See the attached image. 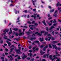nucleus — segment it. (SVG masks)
Returning a JSON list of instances; mask_svg holds the SVG:
<instances>
[{
    "label": "nucleus",
    "mask_w": 61,
    "mask_h": 61,
    "mask_svg": "<svg viewBox=\"0 0 61 61\" xmlns=\"http://www.w3.org/2000/svg\"><path fill=\"white\" fill-rule=\"evenodd\" d=\"M15 51L18 54H22V52L20 51V50H16V48L15 47Z\"/></svg>",
    "instance_id": "1"
},
{
    "label": "nucleus",
    "mask_w": 61,
    "mask_h": 61,
    "mask_svg": "<svg viewBox=\"0 0 61 61\" xmlns=\"http://www.w3.org/2000/svg\"><path fill=\"white\" fill-rule=\"evenodd\" d=\"M37 15V14H34V15H32L31 16V17H32V18H33V17H34V19L35 20H37V19H38V18H36V15Z\"/></svg>",
    "instance_id": "2"
},
{
    "label": "nucleus",
    "mask_w": 61,
    "mask_h": 61,
    "mask_svg": "<svg viewBox=\"0 0 61 61\" xmlns=\"http://www.w3.org/2000/svg\"><path fill=\"white\" fill-rule=\"evenodd\" d=\"M35 43H38V44L39 45H40V43H39V42L38 41L36 40L35 41H34V42L32 43V44L33 45H35Z\"/></svg>",
    "instance_id": "3"
},
{
    "label": "nucleus",
    "mask_w": 61,
    "mask_h": 61,
    "mask_svg": "<svg viewBox=\"0 0 61 61\" xmlns=\"http://www.w3.org/2000/svg\"><path fill=\"white\" fill-rule=\"evenodd\" d=\"M9 31V30L8 29H5L4 31L3 32H4L3 34L4 35H5V34H6V33L7 32V33H8V31Z\"/></svg>",
    "instance_id": "4"
},
{
    "label": "nucleus",
    "mask_w": 61,
    "mask_h": 61,
    "mask_svg": "<svg viewBox=\"0 0 61 61\" xmlns=\"http://www.w3.org/2000/svg\"><path fill=\"white\" fill-rule=\"evenodd\" d=\"M49 55V54H45L43 56V57L44 58H46V56H47V58H48V56Z\"/></svg>",
    "instance_id": "5"
},
{
    "label": "nucleus",
    "mask_w": 61,
    "mask_h": 61,
    "mask_svg": "<svg viewBox=\"0 0 61 61\" xmlns=\"http://www.w3.org/2000/svg\"><path fill=\"white\" fill-rule=\"evenodd\" d=\"M36 47L35 46V47H33V50H35V49L36 51H38V50H39V48L38 47H37L36 48Z\"/></svg>",
    "instance_id": "6"
},
{
    "label": "nucleus",
    "mask_w": 61,
    "mask_h": 61,
    "mask_svg": "<svg viewBox=\"0 0 61 61\" xmlns=\"http://www.w3.org/2000/svg\"><path fill=\"white\" fill-rule=\"evenodd\" d=\"M13 50H14V48H12L10 49V51L9 53V54H12V52H13Z\"/></svg>",
    "instance_id": "7"
},
{
    "label": "nucleus",
    "mask_w": 61,
    "mask_h": 61,
    "mask_svg": "<svg viewBox=\"0 0 61 61\" xmlns=\"http://www.w3.org/2000/svg\"><path fill=\"white\" fill-rule=\"evenodd\" d=\"M55 28V27L54 26H51L50 28L49 29V30H52V29H53V28Z\"/></svg>",
    "instance_id": "8"
},
{
    "label": "nucleus",
    "mask_w": 61,
    "mask_h": 61,
    "mask_svg": "<svg viewBox=\"0 0 61 61\" xmlns=\"http://www.w3.org/2000/svg\"><path fill=\"white\" fill-rule=\"evenodd\" d=\"M46 22V21H45V20H44L43 21H42V23H43V24H44L46 26V25H46V22Z\"/></svg>",
    "instance_id": "9"
},
{
    "label": "nucleus",
    "mask_w": 61,
    "mask_h": 61,
    "mask_svg": "<svg viewBox=\"0 0 61 61\" xmlns=\"http://www.w3.org/2000/svg\"><path fill=\"white\" fill-rule=\"evenodd\" d=\"M39 40H40V42H43V41H44V38H40Z\"/></svg>",
    "instance_id": "10"
},
{
    "label": "nucleus",
    "mask_w": 61,
    "mask_h": 61,
    "mask_svg": "<svg viewBox=\"0 0 61 61\" xmlns=\"http://www.w3.org/2000/svg\"><path fill=\"white\" fill-rule=\"evenodd\" d=\"M25 33L24 32H22L21 33H20L19 34V36H23V35H24Z\"/></svg>",
    "instance_id": "11"
},
{
    "label": "nucleus",
    "mask_w": 61,
    "mask_h": 61,
    "mask_svg": "<svg viewBox=\"0 0 61 61\" xmlns=\"http://www.w3.org/2000/svg\"><path fill=\"white\" fill-rule=\"evenodd\" d=\"M44 46H45V45L42 44L40 46L41 48H42L44 47Z\"/></svg>",
    "instance_id": "12"
},
{
    "label": "nucleus",
    "mask_w": 61,
    "mask_h": 61,
    "mask_svg": "<svg viewBox=\"0 0 61 61\" xmlns=\"http://www.w3.org/2000/svg\"><path fill=\"white\" fill-rule=\"evenodd\" d=\"M38 33V32H36L35 33L36 35H37V34H38V36H41V34L39 33Z\"/></svg>",
    "instance_id": "13"
},
{
    "label": "nucleus",
    "mask_w": 61,
    "mask_h": 61,
    "mask_svg": "<svg viewBox=\"0 0 61 61\" xmlns=\"http://www.w3.org/2000/svg\"><path fill=\"white\" fill-rule=\"evenodd\" d=\"M13 30L14 31H17L18 30V29L17 28H15L13 29Z\"/></svg>",
    "instance_id": "14"
},
{
    "label": "nucleus",
    "mask_w": 61,
    "mask_h": 61,
    "mask_svg": "<svg viewBox=\"0 0 61 61\" xmlns=\"http://www.w3.org/2000/svg\"><path fill=\"white\" fill-rule=\"evenodd\" d=\"M20 18V17H18L17 18V20H18V21H17V23H18V22H20L21 20H19V19Z\"/></svg>",
    "instance_id": "15"
},
{
    "label": "nucleus",
    "mask_w": 61,
    "mask_h": 61,
    "mask_svg": "<svg viewBox=\"0 0 61 61\" xmlns=\"http://www.w3.org/2000/svg\"><path fill=\"white\" fill-rule=\"evenodd\" d=\"M58 42H59V41H54L52 42V43H54V44H55V43H58Z\"/></svg>",
    "instance_id": "16"
},
{
    "label": "nucleus",
    "mask_w": 61,
    "mask_h": 61,
    "mask_svg": "<svg viewBox=\"0 0 61 61\" xmlns=\"http://www.w3.org/2000/svg\"><path fill=\"white\" fill-rule=\"evenodd\" d=\"M36 0H35V1H33V0H32V3H33V5H35V2H36Z\"/></svg>",
    "instance_id": "17"
},
{
    "label": "nucleus",
    "mask_w": 61,
    "mask_h": 61,
    "mask_svg": "<svg viewBox=\"0 0 61 61\" xmlns=\"http://www.w3.org/2000/svg\"><path fill=\"white\" fill-rule=\"evenodd\" d=\"M26 57V55H24V56L22 57V58L23 59H25Z\"/></svg>",
    "instance_id": "18"
},
{
    "label": "nucleus",
    "mask_w": 61,
    "mask_h": 61,
    "mask_svg": "<svg viewBox=\"0 0 61 61\" xmlns=\"http://www.w3.org/2000/svg\"><path fill=\"white\" fill-rule=\"evenodd\" d=\"M4 39H5L6 40V39H7V37L5 35V36H4Z\"/></svg>",
    "instance_id": "19"
},
{
    "label": "nucleus",
    "mask_w": 61,
    "mask_h": 61,
    "mask_svg": "<svg viewBox=\"0 0 61 61\" xmlns=\"http://www.w3.org/2000/svg\"><path fill=\"white\" fill-rule=\"evenodd\" d=\"M15 39L16 40V41H19V39H18V38H14L13 39V40H15Z\"/></svg>",
    "instance_id": "20"
},
{
    "label": "nucleus",
    "mask_w": 61,
    "mask_h": 61,
    "mask_svg": "<svg viewBox=\"0 0 61 61\" xmlns=\"http://www.w3.org/2000/svg\"><path fill=\"white\" fill-rule=\"evenodd\" d=\"M48 24V25H49V26H51L52 25V23H51L50 24V22H47Z\"/></svg>",
    "instance_id": "21"
},
{
    "label": "nucleus",
    "mask_w": 61,
    "mask_h": 61,
    "mask_svg": "<svg viewBox=\"0 0 61 61\" xmlns=\"http://www.w3.org/2000/svg\"><path fill=\"white\" fill-rule=\"evenodd\" d=\"M52 56H53V55H52L49 56V57L50 59H51L52 58Z\"/></svg>",
    "instance_id": "22"
},
{
    "label": "nucleus",
    "mask_w": 61,
    "mask_h": 61,
    "mask_svg": "<svg viewBox=\"0 0 61 61\" xmlns=\"http://www.w3.org/2000/svg\"><path fill=\"white\" fill-rule=\"evenodd\" d=\"M54 10H55L54 9H53L52 10H50V12H51V13H52L54 11Z\"/></svg>",
    "instance_id": "23"
},
{
    "label": "nucleus",
    "mask_w": 61,
    "mask_h": 61,
    "mask_svg": "<svg viewBox=\"0 0 61 61\" xmlns=\"http://www.w3.org/2000/svg\"><path fill=\"white\" fill-rule=\"evenodd\" d=\"M46 30L48 31V30H49V29H48V27H46Z\"/></svg>",
    "instance_id": "24"
},
{
    "label": "nucleus",
    "mask_w": 61,
    "mask_h": 61,
    "mask_svg": "<svg viewBox=\"0 0 61 61\" xmlns=\"http://www.w3.org/2000/svg\"><path fill=\"white\" fill-rule=\"evenodd\" d=\"M56 20L54 19L53 22V23H54V24H55V23H56Z\"/></svg>",
    "instance_id": "25"
},
{
    "label": "nucleus",
    "mask_w": 61,
    "mask_h": 61,
    "mask_svg": "<svg viewBox=\"0 0 61 61\" xmlns=\"http://www.w3.org/2000/svg\"><path fill=\"white\" fill-rule=\"evenodd\" d=\"M24 51L25 52H26L27 51V50L26 49V48H25V49L24 50Z\"/></svg>",
    "instance_id": "26"
},
{
    "label": "nucleus",
    "mask_w": 61,
    "mask_h": 61,
    "mask_svg": "<svg viewBox=\"0 0 61 61\" xmlns=\"http://www.w3.org/2000/svg\"><path fill=\"white\" fill-rule=\"evenodd\" d=\"M14 10L15 11V13L16 14H17V10H16V9H14Z\"/></svg>",
    "instance_id": "27"
},
{
    "label": "nucleus",
    "mask_w": 61,
    "mask_h": 61,
    "mask_svg": "<svg viewBox=\"0 0 61 61\" xmlns=\"http://www.w3.org/2000/svg\"><path fill=\"white\" fill-rule=\"evenodd\" d=\"M49 46L50 48H52V46H51V44H50L49 45Z\"/></svg>",
    "instance_id": "28"
},
{
    "label": "nucleus",
    "mask_w": 61,
    "mask_h": 61,
    "mask_svg": "<svg viewBox=\"0 0 61 61\" xmlns=\"http://www.w3.org/2000/svg\"><path fill=\"white\" fill-rule=\"evenodd\" d=\"M45 32V31H43V30L41 31V34H42V33H44Z\"/></svg>",
    "instance_id": "29"
},
{
    "label": "nucleus",
    "mask_w": 61,
    "mask_h": 61,
    "mask_svg": "<svg viewBox=\"0 0 61 61\" xmlns=\"http://www.w3.org/2000/svg\"><path fill=\"white\" fill-rule=\"evenodd\" d=\"M30 57H32V54L31 53H29Z\"/></svg>",
    "instance_id": "30"
},
{
    "label": "nucleus",
    "mask_w": 61,
    "mask_h": 61,
    "mask_svg": "<svg viewBox=\"0 0 61 61\" xmlns=\"http://www.w3.org/2000/svg\"><path fill=\"white\" fill-rule=\"evenodd\" d=\"M26 33H27V35H29L30 34V32H29V31H26L25 32Z\"/></svg>",
    "instance_id": "31"
},
{
    "label": "nucleus",
    "mask_w": 61,
    "mask_h": 61,
    "mask_svg": "<svg viewBox=\"0 0 61 61\" xmlns=\"http://www.w3.org/2000/svg\"><path fill=\"white\" fill-rule=\"evenodd\" d=\"M53 16H54V17H57V14H53Z\"/></svg>",
    "instance_id": "32"
},
{
    "label": "nucleus",
    "mask_w": 61,
    "mask_h": 61,
    "mask_svg": "<svg viewBox=\"0 0 61 61\" xmlns=\"http://www.w3.org/2000/svg\"><path fill=\"white\" fill-rule=\"evenodd\" d=\"M48 47V45H47L44 48L45 49H46Z\"/></svg>",
    "instance_id": "33"
},
{
    "label": "nucleus",
    "mask_w": 61,
    "mask_h": 61,
    "mask_svg": "<svg viewBox=\"0 0 61 61\" xmlns=\"http://www.w3.org/2000/svg\"><path fill=\"white\" fill-rule=\"evenodd\" d=\"M37 25H38V24L36 23H34V26H37Z\"/></svg>",
    "instance_id": "34"
},
{
    "label": "nucleus",
    "mask_w": 61,
    "mask_h": 61,
    "mask_svg": "<svg viewBox=\"0 0 61 61\" xmlns=\"http://www.w3.org/2000/svg\"><path fill=\"white\" fill-rule=\"evenodd\" d=\"M0 43L1 44H3V40H1Z\"/></svg>",
    "instance_id": "35"
},
{
    "label": "nucleus",
    "mask_w": 61,
    "mask_h": 61,
    "mask_svg": "<svg viewBox=\"0 0 61 61\" xmlns=\"http://www.w3.org/2000/svg\"><path fill=\"white\" fill-rule=\"evenodd\" d=\"M17 58L18 60H20V59H21V58L20 57V56H18V57Z\"/></svg>",
    "instance_id": "36"
},
{
    "label": "nucleus",
    "mask_w": 61,
    "mask_h": 61,
    "mask_svg": "<svg viewBox=\"0 0 61 61\" xmlns=\"http://www.w3.org/2000/svg\"><path fill=\"white\" fill-rule=\"evenodd\" d=\"M40 53L41 54V55H43V51H42L41 50L40 52Z\"/></svg>",
    "instance_id": "37"
},
{
    "label": "nucleus",
    "mask_w": 61,
    "mask_h": 61,
    "mask_svg": "<svg viewBox=\"0 0 61 61\" xmlns=\"http://www.w3.org/2000/svg\"><path fill=\"white\" fill-rule=\"evenodd\" d=\"M12 33V31H10L9 32L8 34L9 35H11Z\"/></svg>",
    "instance_id": "38"
},
{
    "label": "nucleus",
    "mask_w": 61,
    "mask_h": 61,
    "mask_svg": "<svg viewBox=\"0 0 61 61\" xmlns=\"http://www.w3.org/2000/svg\"><path fill=\"white\" fill-rule=\"evenodd\" d=\"M59 2H58L56 4V5L57 6H59Z\"/></svg>",
    "instance_id": "39"
},
{
    "label": "nucleus",
    "mask_w": 61,
    "mask_h": 61,
    "mask_svg": "<svg viewBox=\"0 0 61 61\" xmlns=\"http://www.w3.org/2000/svg\"><path fill=\"white\" fill-rule=\"evenodd\" d=\"M51 40L52 41L54 40H55V38L54 37H53L51 39Z\"/></svg>",
    "instance_id": "40"
},
{
    "label": "nucleus",
    "mask_w": 61,
    "mask_h": 61,
    "mask_svg": "<svg viewBox=\"0 0 61 61\" xmlns=\"http://www.w3.org/2000/svg\"><path fill=\"white\" fill-rule=\"evenodd\" d=\"M5 50L6 52H8V51H9L8 49L7 48L5 49Z\"/></svg>",
    "instance_id": "41"
},
{
    "label": "nucleus",
    "mask_w": 61,
    "mask_h": 61,
    "mask_svg": "<svg viewBox=\"0 0 61 61\" xmlns=\"http://www.w3.org/2000/svg\"><path fill=\"white\" fill-rule=\"evenodd\" d=\"M57 12H58V10H56L54 12V14H56Z\"/></svg>",
    "instance_id": "42"
},
{
    "label": "nucleus",
    "mask_w": 61,
    "mask_h": 61,
    "mask_svg": "<svg viewBox=\"0 0 61 61\" xmlns=\"http://www.w3.org/2000/svg\"><path fill=\"white\" fill-rule=\"evenodd\" d=\"M34 60H35V59L33 58L32 59H31V60H30V61H34Z\"/></svg>",
    "instance_id": "43"
},
{
    "label": "nucleus",
    "mask_w": 61,
    "mask_h": 61,
    "mask_svg": "<svg viewBox=\"0 0 61 61\" xmlns=\"http://www.w3.org/2000/svg\"><path fill=\"white\" fill-rule=\"evenodd\" d=\"M34 27V25H30L29 27Z\"/></svg>",
    "instance_id": "44"
},
{
    "label": "nucleus",
    "mask_w": 61,
    "mask_h": 61,
    "mask_svg": "<svg viewBox=\"0 0 61 61\" xmlns=\"http://www.w3.org/2000/svg\"><path fill=\"white\" fill-rule=\"evenodd\" d=\"M23 27H24V28H27V26H23Z\"/></svg>",
    "instance_id": "45"
},
{
    "label": "nucleus",
    "mask_w": 61,
    "mask_h": 61,
    "mask_svg": "<svg viewBox=\"0 0 61 61\" xmlns=\"http://www.w3.org/2000/svg\"><path fill=\"white\" fill-rule=\"evenodd\" d=\"M52 19V17H51L48 18V20H50V19Z\"/></svg>",
    "instance_id": "46"
},
{
    "label": "nucleus",
    "mask_w": 61,
    "mask_h": 61,
    "mask_svg": "<svg viewBox=\"0 0 61 61\" xmlns=\"http://www.w3.org/2000/svg\"><path fill=\"white\" fill-rule=\"evenodd\" d=\"M57 46H61V44L60 43H58L57 44Z\"/></svg>",
    "instance_id": "47"
},
{
    "label": "nucleus",
    "mask_w": 61,
    "mask_h": 61,
    "mask_svg": "<svg viewBox=\"0 0 61 61\" xmlns=\"http://www.w3.org/2000/svg\"><path fill=\"white\" fill-rule=\"evenodd\" d=\"M27 23L29 24V25H30V24H31V22L30 21H28V22H27Z\"/></svg>",
    "instance_id": "48"
},
{
    "label": "nucleus",
    "mask_w": 61,
    "mask_h": 61,
    "mask_svg": "<svg viewBox=\"0 0 61 61\" xmlns=\"http://www.w3.org/2000/svg\"><path fill=\"white\" fill-rule=\"evenodd\" d=\"M36 56V54H34L33 56V57H34Z\"/></svg>",
    "instance_id": "49"
},
{
    "label": "nucleus",
    "mask_w": 61,
    "mask_h": 61,
    "mask_svg": "<svg viewBox=\"0 0 61 61\" xmlns=\"http://www.w3.org/2000/svg\"><path fill=\"white\" fill-rule=\"evenodd\" d=\"M29 52L30 53H32V50H29Z\"/></svg>",
    "instance_id": "50"
},
{
    "label": "nucleus",
    "mask_w": 61,
    "mask_h": 61,
    "mask_svg": "<svg viewBox=\"0 0 61 61\" xmlns=\"http://www.w3.org/2000/svg\"><path fill=\"white\" fill-rule=\"evenodd\" d=\"M28 48L29 49H31V48H32V46H30Z\"/></svg>",
    "instance_id": "51"
},
{
    "label": "nucleus",
    "mask_w": 61,
    "mask_h": 61,
    "mask_svg": "<svg viewBox=\"0 0 61 61\" xmlns=\"http://www.w3.org/2000/svg\"><path fill=\"white\" fill-rule=\"evenodd\" d=\"M30 40H33V38L32 37L30 39Z\"/></svg>",
    "instance_id": "52"
},
{
    "label": "nucleus",
    "mask_w": 61,
    "mask_h": 61,
    "mask_svg": "<svg viewBox=\"0 0 61 61\" xmlns=\"http://www.w3.org/2000/svg\"><path fill=\"white\" fill-rule=\"evenodd\" d=\"M23 12H25V13L27 12V10H25L23 11Z\"/></svg>",
    "instance_id": "53"
},
{
    "label": "nucleus",
    "mask_w": 61,
    "mask_h": 61,
    "mask_svg": "<svg viewBox=\"0 0 61 61\" xmlns=\"http://www.w3.org/2000/svg\"><path fill=\"white\" fill-rule=\"evenodd\" d=\"M15 35L16 36H18V33H16Z\"/></svg>",
    "instance_id": "54"
},
{
    "label": "nucleus",
    "mask_w": 61,
    "mask_h": 61,
    "mask_svg": "<svg viewBox=\"0 0 61 61\" xmlns=\"http://www.w3.org/2000/svg\"><path fill=\"white\" fill-rule=\"evenodd\" d=\"M55 58H51V59H51L52 61H53V60H54V59H55Z\"/></svg>",
    "instance_id": "55"
},
{
    "label": "nucleus",
    "mask_w": 61,
    "mask_h": 61,
    "mask_svg": "<svg viewBox=\"0 0 61 61\" xmlns=\"http://www.w3.org/2000/svg\"><path fill=\"white\" fill-rule=\"evenodd\" d=\"M55 33V31H53L52 32V34L53 35H54V33Z\"/></svg>",
    "instance_id": "56"
},
{
    "label": "nucleus",
    "mask_w": 61,
    "mask_h": 61,
    "mask_svg": "<svg viewBox=\"0 0 61 61\" xmlns=\"http://www.w3.org/2000/svg\"><path fill=\"white\" fill-rule=\"evenodd\" d=\"M45 35H48V32H45Z\"/></svg>",
    "instance_id": "57"
},
{
    "label": "nucleus",
    "mask_w": 61,
    "mask_h": 61,
    "mask_svg": "<svg viewBox=\"0 0 61 61\" xmlns=\"http://www.w3.org/2000/svg\"><path fill=\"white\" fill-rule=\"evenodd\" d=\"M35 23V21H33L31 22L32 24H34Z\"/></svg>",
    "instance_id": "58"
},
{
    "label": "nucleus",
    "mask_w": 61,
    "mask_h": 61,
    "mask_svg": "<svg viewBox=\"0 0 61 61\" xmlns=\"http://www.w3.org/2000/svg\"><path fill=\"white\" fill-rule=\"evenodd\" d=\"M5 61H8V60H7V58H6L5 59Z\"/></svg>",
    "instance_id": "59"
},
{
    "label": "nucleus",
    "mask_w": 61,
    "mask_h": 61,
    "mask_svg": "<svg viewBox=\"0 0 61 61\" xmlns=\"http://www.w3.org/2000/svg\"><path fill=\"white\" fill-rule=\"evenodd\" d=\"M58 54V52H57V51H56V54Z\"/></svg>",
    "instance_id": "60"
},
{
    "label": "nucleus",
    "mask_w": 61,
    "mask_h": 61,
    "mask_svg": "<svg viewBox=\"0 0 61 61\" xmlns=\"http://www.w3.org/2000/svg\"><path fill=\"white\" fill-rule=\"evenodd\" d=\"M8 45H11V43H10V42H9L8 43Z\"/></svg>",
    "instance_id": "61"
},
{
    "label": "nucleus",
    "mask_w": 61,
    "mask_h": 61,
    "mask_svg": "<svg viewBox=\"0 0 61 61\" xmlns=\"http://www.w3.org/2000/svg\"><path fill=\"white\" fill-rule=\"evenodd\" d=\"M61 7L58 8V10H61Z\"/></svg>",
    "instance_id": "62"
},
{
    "label": "nucleus",
    "mask_w": 61,
    "mask_h": 61,
    "mask_svg": "<svg viewBox=\"0 0 61 61\" xmlns=\"http://www.w3.org/2000/svg\"><path fill=\"white\" fill-rule=\"evenodd\" d=\"M53 26H56V24H54L53 25Z\"/></svg>",
    "instance_id": "63"
},
{
    "label": "nucleus",
    "mask_w": 61,
    "mask_h": 61,
    "mask_svg": "<svg viewBox=\"0 0 61 61\" xmlns=\"http://www.w3.org/2000/svg\"><path fill=\"white\" fill-rule=\"evenodd\" d=\"M56 61H60V58L57 60Z\"/></svg>",
    "instance_id": "64"
}]
</instances>
